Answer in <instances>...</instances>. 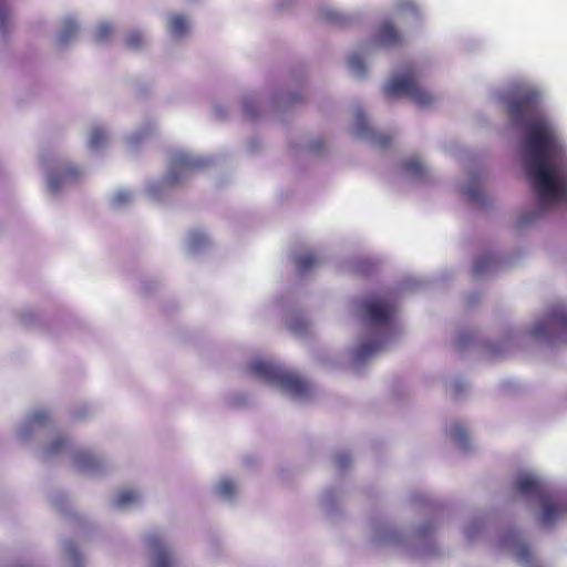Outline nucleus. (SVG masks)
Returning <instances> with one entry per match:
<instances>
[{"mask_svg":"<svg viewBox=\"0 0 567 567\" xmlns=\"http://www.w3.org/2000/svg\"><path fill=\"white\" fill-rule=\"evenodd\" d=\"M515 489L523 495H534L539 497L544 506V511L540 517V523L543 526H550L565 512L564 507L546 499L543 483L533 475H518L515 480Z\"/></svg>","mask_w":567,"mask_h":567,"instance_id":"obj_4","label":"nucleus"},{"mask_svg":"<svg viewBox=\"0 0 567 567\" xmlns=\"http://www.w3.org/2000/svg\"><path fill=\"white\" fill-rule=\"evenodd\" d=\"M206 241V236L199 231H194L189 236V245L193 249L200 248Z\"/></svg>","mask_w":567,"mask_h":567,"instance_id":"obj_28","label":"nucleus"},{"mask_svg":"<svg viewBox=\"0 0 567 567\" xmlns=\"http://www.w3.org/2000/svg\"><path fill=\"white\" fill-rule=\"evenodd\" d=\"M236 493V485L233 481L225 478L217 485V494L224 498H230Z\"/></svg>","mask_w":567,"mask_h":567,"instance_id":"obj_21","label":"nucleus"},{"mask_svg":"<svg viewBox=\"0 0 567 567\" xmlns=\"http://www.w3.org/2000/svg\"><path fill=\"white\" fill-rule=\"evenodd\" d=\"M144 43V39H143V35L140 33V32H131L130 34H127L126 37V45L127 48L130 49H138L143 45Z\"/></svg>","mask_w":567,"mask_h":567,"instance_id":"obj_26","label":"nucleus"},{"mask_svg":"<svg viewBox=\"0 0 567 567\" xmlns=\"http://www.w3.org/2000/svg\"><path fill=\"white\" fill-rule=\"evenodd\" d=\"M516 126H524V169L543 207L567 200L566 150L555 128L539 110L535 93H524L508 103Z\"/></svg>","mask_w":567,"mask_h":567,"instance_id":"obj_1","label":"nucleus"},{"mask_svg":"<svg viewBox=\"0 0 567 567\" xmlns=\"http://www.w3.org/2000/svg\"><path fill=\"white\" fill-rule=\"evenodd\" d=\"M148 546L155 555L153 567H172L169 554L159 536H151L148 538Z\"/></svg>","mask_w":567,"mask_h":567,"instance_id":"obj_9","label":"nucleus"},{"mask_svg":"<svg viewBox=\"0 0 567 567\" xmlns=\"http://www.w3.org/2000/svg\"><path fill=\"white\" fill-rule=\"evenodd\" d=\"M402 169L411 177L422 178L425 174L424 165L417 159H408L402 163Z\"/></svg>","mask_w":567,"mask_h":567,"instance_id":"obj_17","label":"nucleus"},{"mask_svg":"<svg viewBox=\"0 0 567 567\" xmlns=\"http://www.w3.org/2000/svg\"><path fill=\"white\" fill-rule=\"evenodd\" d=\"M517 558L519 561L528 564L532 559V551L527 545H520L517 550Z\"/></svg>","mask_w":567,"mask_h":567,"instance_id":"obj_30","label":"nucleus"},{"mask_svg":"<svg viewBox=\"0 0 567 567\" xmlns=\"http://www.w3.org/2000/svg\"><path fill=\"white\" fill-rule=\"evenodd\" d=\"M70 442L66 437H56L51 444H49L45 449V454L56 455L64 451L69 446Z\"/></svg>","mask_w":567,"mask_h":567,"instance_id":"obj_22","label":"nucleus"},{"mask_svg":"<svg viewBox=\"0 0 567 567\" xmlns=\"http://www.w3.org/2000/svg\"><path fill=\"white\" fill-rule=\"evenodd\" d=\"M140 496L136 492L132 489H124L121 491L116 498H115V505L120 508L126 507L131 504H134L138 501Z\"/></svg>","mask_w":567,"mask_h":567,"instance_id":"obj_19","label":"nucleus"},{"mask_svg":"<svg viewBox=\"0 0 567 567\" xmlns=\"http://www.w3.org/2000/svg\"><path fill=\"white\" fill-rule=\"evenodd\" d=\"M386 99L406 96L419 106H429L434 97L425 91L417 82L415 70L409 66L399 75L393 76L384 86Z\"/></svg>","mask_w":567,"mask_h":567,"instance_id":"obj_3","label":"nucleus"},{"mask_svg":"<svg viewBox=\"0 0 567 567\" xmlns=\"http://www.w3.org/2000/svg\"><path fill=\"white\" fill-rule=\"evenodd\" d=\"M382 349V342L380 340H371L367 342H362L358 346L355 350L357 359L363 361L368 359L370 355L377 353Z\"/></svg>","mask_w":567,"mask_h":567,"instance_id":"obj_13","label":"nucleus"},{"mask_svg":"<svg viewBox=\"0 0 567 567\" xmlns=\"http://www.w3.org/2000/svg\"><path fill=\"white\" fill-rule=\"evenodd\" d=\"M496 264V258L492 255H484L477 258L473 266L475 276H482Z\"/></svg>","mask_w":567,"mask_h":567,"instance_id":"obj_16","label":"nucleus"},{"mask_svg":"<svg viewBox=\"0 0 567 567\" xmlns=\"http://www.w3.org/2000/svg\"><path fill=\"white\" fill-rule=\"evenodd\" d=\"M297 269L300 274L308 272L318 265V258L312 252L300 254L295 259Z\"/></svg>","mask_w":567,"mask_h":567,"instance_id":"obj_14","label":"nucleus"},{"mask_svg":"<svg viewBox=\"0 0 567 567\" xmlns=\"http://www.w3.org/2000/svg\"><path fill=\"white\" fill-rule=\"evenodd\" d=\"M465 194H466L467 198H468L471 202H476V200H478V199H480V197H481V193H480V190H478V189H476V188H472V187H470V188L465 189Z\"/></svg>","mask_w":567,"mask_h":567,"instance_id":"obj_33","label":"nucleus"},{"mask_svg":"<svg viewBox=\"0 0 567 567\" xmlns=\"http://www.w3.org/2000/svg\"><path fill=\"white\" fill-rule=\"evenodd\" d=\"M349 66L357 76H363L367 73V68L362 58L357 54L350 56Z\"/></svg>","mask_w":567,"mask_h":567,"instance_id":"obj_24","label":"nucleus"},{"mask_svg":"<svg viewBox=\"0 0 567 567\" xmlns=\"http://www.w3.org/2000/svg\"><path fill=\"white\" fill-rule=\"evenodd\" d=\"M78 30V23L73 19H66L59 34V41L63 44L66 43L76 34Z\"/></svg>","mask_w":567,"mask_h":567,"instance_id":"obj_18","label":"nucleus"},{"mask_svg":"<svg viewBox=\"0 0 567 567\" xmlns=\"http://www.w3.org/2000/svg\"><path fill=\"white\" fill-rule=\"evenodd\" d=\"M321 19L330 24L340 27L346 25L349 22V18L347 16L331 8L322 10Z\"/></svg>","mask_w":567,"mask_h":567,"instance_id":"obj_15","label":"nucleus"},{"mask_svg":"<svg viewBox=\"0 0 567 567\" xmlns=\"http://www.w3.org/2000/svg\"><path fill=\"white\" fill-rule=\"evenodd\" d=\"M113 32V27L110 23H101L95 33L94 40L99 43L106 41Z\"/></svg>","mask_w":567,"mask_h":567,"instance_id":"obj_25","label":"nucleus"},{"mask_svg":"<svg viewBox=\"0 0 567 567\" xmlns=\"http://www.w3.org/2000/svg\"><path fill=\"white\" fill-rule=\"evenodd\" d=\"M249 372L296 398H306L310 392L305 379L271 361L255 360L249 364Z\"/></svg>","mask_w":567,"mask_h":567,"instance_id":"obj_2","label":"nucleus"},{"mask_svg":"<svg viewBox=\"0 0 567 567\" xmlns=\"http://www.w3.org/2000/svg\"><path fill=\"white\" fill-rule=\"evenodd\" d=\"M350 462H351V458L346 453L338 454L334 457V463H336L337 467L340 470L346 468L350 464Z\"/></svg>","mask_w":567,"mask_h":567,"instance_id":"obj_32","label":"nucleus"},{"mask_svg":"<svg viewBox=\"0 0 567 567\" xmlns=\"http://www.w3.org/2000/svg\"><path fill=\"white\" fill-rule=\"evenodd\" d=\"M131 200V195L128 192L121 190L117 192L113 197V203L116 206H122Z\"/></svg>","mask_w":567,"mask_h":567,"instance_id":"obj_31","label":"nucleus"},{"mask_svg":"<svg viewBox=\"0 0 567 567\" xmlns=\"http://www.w3.org/2000/svg\"><path fill=\"white\" fill-rule=\"evenodd\" d=\"M78 467L84 472H94L101 467L100 460L87 451H81L75 456Z\"/></svg>","mask_w":567,"mask_h":567,"instance_id":"obj_10","label":"nucleus"},{"mask_svg":"<svg viewBox=\"0 0 567 567\" xmlns=\"http://www.w3.org/2000/svg\"><path fill=\"white\" fill-rule=\"evenodd\" d=\"M9 23V11L3 0H0V32L6 33Z\"/></svg>","mask_w":567,"mask_h":567,"instance_id":"obj_27","label":"nucleus"},{"mask_svg":"<svg viewBox=\"0 0 567 567\" xmlns=\"http://www.w3.org/2000/svg\"><path fill=\"white\" fill-rule=\"evenodd\" d=\"M168 30L173 37H184L188 31L187 19L182 14H174L168 22Z\"/></svg>","mask_w":567,"mask_h":567,"instance_id":"obj_12","label":"nucleus"},{"mask_svg":"<svg viewBox=\"0 0 567 567\" xmlns=\"http://www.w3.org/2000/svg\"><path fill=\"white\" fill-rule=\"evenodd\" d=\"M203 165V162L193 158L190 155L178 153L172 159L167 182L171 184L176 183L183 175H189Z\"/></svg>","mask_w":567,"mask_h":567,"instance_id":"obj_7","label":"nucleus"},{"mask_svg":"<svg viewBox=\"0 0 567 567\" xmlns=\"http://www.w3.org/2000/svg\"><path fill=\"white\" fill-rule=\"evenodd\" d=\"M49 414L44 410L35 411L29 420L30 425H38L47 422Z\"/></svg>","mask_w":567,"mask_h":567,"instance_id":"obj_29","label":"nucleus"},{"mask_svg":"<svg viewBox=\"0 0 567 567\" xmlns=\"http://www.w3.org/2000/svg\"><path fill=\"white\" fill-rule=\"evenodd\" d=\"M451 436L462 449L467 447L468 435L465 427L461 424H454L451 427Z\"/></svg>","mask_w":567,"mask_h":567,"instance_id":"obj_20","label":"nucleus"},{"mask_svg":"<svg viewBox=\"0 0 567 567\" xmlns=\"http://www.w3.org/2000/svg\"><path fill=\"white\" fill-rule=\"evenodd\" d=\"M80 175V172L74 166H69L64 169L63 174L61 176L58 175H51L49 177V188L51 192L59 190L61 184L63 181H71Z\"/></svg>","mask_w":567,"mask_h":567,"instance_id":"obj_11","label":"nucleus"},{"mask_svg":"<svg viewBox=\"0 0 567 567\" xmlns=\"http://www.w3.org/2000/svg\"><path fill=\"white\" fill-rule=\"evenodd\" d=\"M354 133L358 136L368 138L373 145L380 148H385L392 143V138L389 135L379 133L369 125L367 116L361 110L355 113Z\"/></svg>","mask_w":567,"mask_h":567,"instance_id":"obj_6","label":"nucleus"},{"mask_svg":"<svg viewBox=\"0 0 567 567\" xmlns=\"http://www.w3.org/2000/svg\"><path fill=\"white\" fill-rule=\"evenodd\" d=\"M375 40L380 45L390 48L400 44L402 37L390 21H384L378 30Z\"/></svg>","mask_w":567,"mask_h":567,"instance_id":"obj_8","label":"nucleus"},{"mask_svg":"<svg viewBox=\"0 0 567 567\" xmlns=\"http://www.w3.org/2000/svg\"><path fill=\"white\" fill-rule=\"evenodd\" d=\"M66 550L70 554V556H73L74 558H76V549L72 544L66 545Z\"/></svg>","mask_w":567,"mask_h":567,"instance_id":"obj_34","label":"nucleus"},{"mask_svg":"<svg viewBox=\"0 0 567 567\" xmlns=\"http://www.w3.org/2000/svg\"><path fill=\"white\" fill-rule=\"evenodd\" d=\"M362 308L369 322L378 327H389L395 313V302L391 296L365 300Z\"/></svg>","mask_w":567,"mask_h":567,"instance_id":"obj_5","label":"nucleus"},{"mask_svg":"<svg viewBox=\"0 0 567 567\" xmlns=\"http://www.w3.org/2000/svg\"><path fill=\"white\" fill-rule=\"evenodd\" d=\"M106 140H107V136L102 128H100V127L93 128L90 134L89 146L91 148H97V147L104 145Z\"/></svg>","mask_w":567,"mask_h":567,"instance_id":"obj_23","label":"nucleus"}]
</instances>
